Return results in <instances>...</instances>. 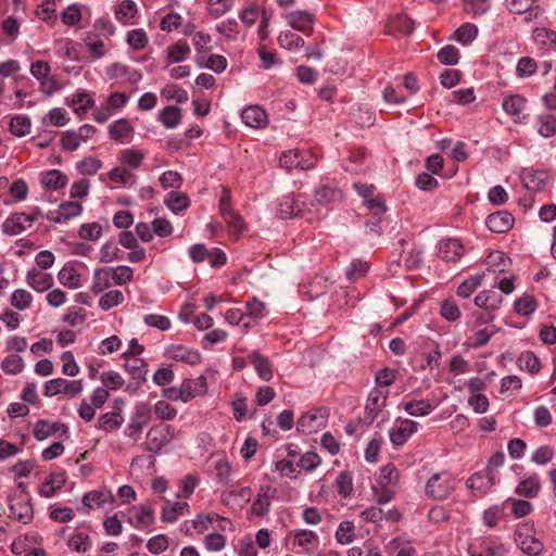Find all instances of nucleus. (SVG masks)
I'll use <instances>...</instances> for the list:
<instances>
[{"label": "nucleus", "instance_id": "2", "mask_svg": "<svg viewBox=\"0 0 556 556\" xmlns=\"http://www.w3.org/2000/svg\"><path fill=\"white\" fill-rule=\"evenodd\" d=\"M206 390V378L204 376H199L195 379H185L179 390L172 389L170 392L173 394H168L167 396L173 400L188 402L193 397L204 395Z\"/></svg>", "mask_w": 556, "mask_h": 556}, {"label": "nucleus", "instance_id": "33", "mask_svg": "<svg viewBox=\"0 0 556 556\" xmlns=\"http://www.w3.org/2000/svg\"><path fill=\"white\" fill-rule=\"evenodd\" d=\"M404 410L415 417H422L429 415L433 405L428 400H412L403 403Z\"/></svg>", "mask_w": 556, "mask_h": 556}, {"label": "nucleus", "instance_id": "6", "mask_svg": "<svg viewBox=\"0 0 556 556\" xmlns=\"http://www.w3.org/2000/svg\"><path fill=\"white\" fill-rule=\"evenodd\" d=\"M151 419V409L148 404H139L136 406L135 412L130 418L129 424L125 429V435L134 440L140 438L142 429L149 424Z\"/></svg>", "mask_w": 556, "mask_h": 556}, {"label": "nucleus", "instance_id": "58", "mask_svg": "<svg viewBox=\"0 0 556 556\" xmlns=\"http://www.w3.org/2000/svg\"><path fill=\"white\" fill-rule=\"evenodd\" d=\"M437 56L444 65H455L459 61V51L456 47L447 45L439 50Z\"/></svg>", "mask_w": 556, "mask_h": 556}, {"label": "nucleus", "instance_id": "30", "mask_svg": "<svg viewBox=\"0 0 556 556\" xmlns=\"http://www.w3.org/2000/svg\"><path fill=\"white\" fill-rule=\"evenodd\" d=\"M134 134V127L126 118L115 121L109 127L110 138L114 141H124Z\"/></svg>", "mask_w": 556, "mask_h": 556}, {"label": "nucleus", "instance_id": "36", "mask_svg": "<svg viewBox=\"0 0 556 556\" xmlns=\"http://www.w3.org/2000/svg\"><path fill=\"white\" fill-rule=\"evenodd\" d=\"M540 481L538 477L531 476L522 481H520L516 488V493L519 496H523L527 498H533L538 495L540 491Z\"/></svg>", "mask_w": 556, "mask_h": 556}, {"label": "nucleus", "instance_id": "64", "mask_svg": "<svg viewBox=\"0 0 556 556\" xmlns=\"http://www.w3.org/2000/svg\"><path fill=\"white\" fill-rule=\"evenodd\" d=\"M534 40L547 48L556 46V33L546 28H536L533 33Z\"/></svg>", "mask_w": 556, "mask_h": 556}, {"label": "nucleus", "instance_id": "31", "mask_svg": "<svg viewBox=\"0 0 556 556\" xmlns=\"http://www.w3.org/2000/svg\"><path fill=\"white\" fill-rule=\"evenodd\" d=\"M111 267L98 268L93 273L91 291L99 294L112 285Z\"/></svg>", "mask_w": 556, "mask_h": 556}, {"label": "nucleus", "instance_id": "10", "mask_svg": "<svg viewBox=\"0 0 556 556\" xmlns=\"http://www.w3.org/2000/svg\"><path fill=\"white\" fill-rule=\"evenodd\" d=\"M11 516L23 523L33 520L34 511L27 493L15 494L10 498Z\"/></svg>", "mask_w": 556, "mask_h": 556}, {"label": "nucleus", "instance_id": "40", "mask_svg": "<svg viewBox=\"0 0 556 556\" xmlns=\"http://www.w3.org/2000/svg\"><path fill=\"white\" fill-rule=\"evenodd\" d=\"M330 283L324 276H315L307 286L306 293L311 300L317 299L325 294Z\"/></svg>", "mask_w": 556, "mask_h": 556}, {"label": "nucleus", "instance_id": "28", "mask_svg": "<svg viewBox=\"0 0 556 556\" xmlns=\"http://www.w3.org/2000/svg\"><path fill=\"white\" fill-rule=\"evenodd\" d=\"M249 362L253 365L256 374L262 380L269 381L273 378V366L268 358L254 351L249 354Z\"/></svg>", "mask_w": 556, "mask_h": 556}, {"label": "nucleus", "instance_id": "47", "mask_svg": "<svg viewBox=\"0 0 556 556\" xmlns=\"http://www.w3.org/2000/svg\"><path fill=\"white\" fill-rule=\"evenodd\" d=\"M30 119L26 115H15L10 122V131L16 137H23L29 132Z\"/></svg>", "mask_w": 556, "mask_h": 556}, {"label": "nucleus", "instance_id": "21", "mask_svg": "<svg viewBox=\"0 0 556 556\" xmlns=\"http://www.w3.org/2000/svg\"><path fill=\"white\" fill-rule=\"evenodd\" d=\"M418 424L410 419L401 421L397 428L390 430V440L394 445H403L408 438L417 431Z\"/></svg>", "mask_w": 556, "mask_h": 556}, {"label": "nucleus", "instance_id": "8", "mask_svg": "<svg viewBox=\"0 0 556 556\" xmlns=\"http://www.w3.org/2000/svg\"><path fill=\"white\" fill-rule=\"evenodd\" d=\"M280 165L287 170L293 168L307 170L315 166V160L306 151L290 150L283 152L282 155L280 156Z\"/></svg>", "mask_w": 556, "mask_h": 556}, {"label": "nucleus", "instance_id": "16", "mask_svg": "<svg viewBox=\"0 0 556 556\" xmlns=\"http://www.w3.org/2000/svg\"><path fill=\"white\" fill-rule=\"evenodd\" d=\"M515 542L520 549L530 556H538L543 552V543L531 534L517 530L515 533Z\"/></svg>", "mask_w": 556, "mask_h": 556}, {"label": "nucleus", "instance_id": "56", "mask_svg": "<svg viewBox=\"0 0 556 556\" xmlns=\"http://www.w3.org/2000/svg\"><path fill=\"white\" fill-rule=\"evenodd\" d=\"M100 379L103 388L106 390H118L125 383L124 378L117 371L113 370L102 372Z\"/></svg>", "mask_w": 556, "mask_h": 556}, {"label": "nucleus", "instance_id": "60", "mask_svg": "<svg viewBox=\"0 0 556 556\" xmlns=\"http://www.w3.org/2000/svg\"><path fill=\"white\" fill-rule=\"evenodd\" d=\"M354 529L352 521H342L336 531L337 541L340 544H350L354 540Z\"/></svg>", "mask_w": 556, "mask_h": 556}, {"label": "nucleus", "instance_id": "44", "mask_svg": "<svg viewBox=\"0 0 556 556\" xmlns=\"http://www.w3.org/2000/svg\"><path fill=\"white\" fill-rule=\"evenodd\" d=\"M288 456V458L280 459L276 463V470L285 477L295 478L300 472V469L296 466V460L293 459L295 455L293 453H289Z\"/></svg>", "mask_w": 556, "mask_h": 556}, {"label": "nucleus", "instance_id": "4", "mask_svg": "<svg viewBox=\"0 0 556 556\" xmlns=\"http://www.w3.org/2000/svg\"><path fill=\"white\" fill-rule=\"evenodd\" d=\"M97 128L92 125L85 124L77 130H66L61 137V146L63 150L75 151L81 142H86L94 136Z\"/></svg>", "mask_w": 556, "mask_h": 556}, {"label": "nucleus", "instance_id": "29", "mask_svg": "<svg viewBox=\"0 0 556 556\" xmlns=\"http://www.w3.org/2000/svg\"><path fill=\"white\" fill-rule=\"evenodd\" d=\"M315 201L320 205L340 202L343 199L342 191L331 185H323L315 190Z\"/></svg>", "mask_w": 556, "mask_h": 556}, {"label": "nucleus", "instance_id": "1", "mask_svg": "<svg viewBox=\"0 0 556 556\" xmlns=\"http://www.w3.org/2000/svg\"><path fill=\"white\" fill-rule=\"evenodd\" d=\"M455 490V480L447 471L434 473L426 483L425 493L429 498L446 500Z\"/></svg>", "mask_w": 556, "mask_h": 556}, {"label": "nucleus", "instance_id": "52", "mask_svg": "<svg viewBox=\"0 0 556 556\" xmlns=\"http://www.w3.org/2000/svg\"><path fill=\"white\" fill-rule=\"evenodd\" d=\"M538 121L540 124L538 132L541 136L549 138L556 135V117L554 115H540Z\"/></svg>", "mask_w": 556, "mask_h": 556}, {"label": "nucleus", "instance_id": "23", "mask_svg": "<svg viewBox=\"0 0 556 556\" xmlns=\"http://www.w3.org/2000/svg\"><path fill=\"white\" fill-rule=\"evenodd\" d=\"M26 281L35 291L45 292L52 286L53 278L50 274L33 268L27 271Z\"/></svg>", "mask_w": 556, "mask_h": 556}, {"label": "nucleus", "instance_id": "55", "mask_svg": "<svg viewBox=\"0 0 556 556\" xmlns=\"http://www.w3.org/2000/svg\"><path fill=\"white\" fill-rule=\"evenodd\" d=\"M225 223L229 227V229L237 236L242 233V231L245 229V224L243 222V218L233 210L228 211L224 214H222Z\"/></svg>", "mask_w": 556, "mask_h": 556}, {"label": "nucleus", "instance_id": "57", "mask_svg": "<svg viewBox=\"0 0 556 556\" xmlns=\"http://www.w3.org/2000/svg\"><path fill=\"white\" fill-rule=\"evenodd\" d=\"M482 278L483 277L481 275L470 276L459 285L457 288V294L465 299L470 296L481 285Z\"/></svg>", "mask_w": 556, "mask_h": 556}, {"label": "nucleus", "instance_id": "63", "mask_svg": "<svg viewBox=\"0 0 556 556\" xmlns=\"http://www.w3.org/2000/svg\"><path fill=\"white\" fill-rule=\"evenodd\" d=\"M148 36L146 31L141 28L130 30L127 34V43L134 50H142L148 45Z\"/></svg>", "mask_w": 556, "mask_h": 556}, {"label": "nucleus", "instance_id": "7", "mask_svg": "<svg viewBox=\"0 0 556 556\" xmlns=\"http://www.w3.org/2000/svg\"><path fill=\"white\" fill-rule=\"evenodd\" d=\"M328 412L326 408H315L304 414L298 421L299 431L311 434L324 428L327 424Z\"/></svg>", "mask_w": 556, "mask_h": 556}, {"label": "nucleus", "instance_id": "54", "mask_svg": "<svg viewBox=\"0 0 556 556\" xmlns=\"http://www.w3.org/2000/svg\"><path fill=\"white\" fill-rule=\"evenodd\" d=\"M555 457V450L551 445L539 446L531 455V462L539 466H543L552 462Z\"/></svg>", "mask_w": 556, "mask_h": 556}, {"label": "nucleus", "instance_id": "35", "mask_svg": "<svg viewBox=\"0 0 556 556\" xmlns=\"http://www.w3.org/2000/svg\"><path fill=\"white\" fill-rule=\"evenodd\" d=\"M166 206L175 214L187 210L190 205L189 197L186 193L170 191L165 199Z\"/></svg>", "mask_w": 556, "mask_h": 556}, {"label": "nucleus", "instance_id": "37", "mask_svg": "<svg viewBox=\"0 0 556 556\" xmlns=\"http://www.w3.org/2000/svg\"><path fill=\"white\" fill-rule=\"evenodd\" d=\"M25 368L23 358L16 353L8 354L1 362V369L7 375H18Z\"/></svg>", "mask_w": 556, "mask_h": 556}, {"label": "nucleus", "instance_id": "26", "mask_svg": "<svg viewBox=\"0 0 556 556\" xmlns=\"http://www.w3.org/2000/svg\"><path fill=\"white\" fill-rule=\"evenodd\" d=\"M463 244L457 239H447L439 244V256L446 262H455L463 255Z\"/></svg>", "mask_w": 556, "mask_h": 556}, {"label": "nucleus", "instance_id": "42", "mask_svg": "<svg viewBox=\"0 0 556 556\" xmlns=\"http://www.w3.org/2000/svg\"><path fill=\"white\" fill-rule=\"evenodd\" d=\"M91 541L88 534L83 532L73 533L67 540V546L76 553H85L90 547Z\"/></svg>", "mask_w": 556, "mask_h": 556}, {"label": "nucleus", "instance_id": "19", "mask_svg": "<svg viewBox=\"0 0 556 556\" xmlns=\"http://www.w3.org/2000/svg\"><path fill=\"white\" fill-rule=\"evenodd\" d=\"M241 118L251 128H263L268 123L267 113L258 105H251L244 109Z\"/></svg>", "mask_w": 556, "mask_h": 556}, {"label": "nucleus", "instance_id": "46", "mask_svg": "<svg viewBox=\"0 0 556 556\" xmlns=\"http://www.w3.org/2000/svg\"><path fill=\"white\" fill-rule=\"evenodd\" d=\"M278 43L283 49L292 50L295 48H302L304 46V39L291 30H286L279 34Z\"/></svg>", "mask_w": 556, "mask_h": 556}, {"label": "nucleus", "instance_id": "39", "mask_svg": "<svg viewBox=\"0 0 556 556\" xmlns=\"http://www.w3.org/2000/svg\"><path fill=\"white\" fill-rule=\"evenodd\" d=\"M190 52L189 45L184 40H179L166 49L168 60L174 63L184 61Z\"/></svg>", "mask_w": 556, "mask_h": 556}, {"label": "nucleus", "instance_id": "48", "mask_svg": "<svg viewBox=\"0 0 556 556\" xmlns=\"http://www.w3.org/2000/svg\"><path fill=\"white\" fill-rule=\"evenodd\" d=\"M143 153L135 149H124L118 154V160L121 163L132 168L139 167L143 161Z\"/></svg>", "mask_w": 556, "mask_h": 556}, {"label": "nucleus", "instance_id": "38", "mask_svg": "<svg viewBox=\"0 0 556 556\" xmlns=\"http://www.w3.org/2000/svg\"><path fill=\"white\" fill-rule=\"evenodd\" d=\"M181 119V110L178 106H166L160 112V121L166 128H175Z\"/></svg>", "mask_w": 556, "mask_h": 556}, {"label": "nucleus", "instance_id": "53", "mask_svg": "<svg viewBox=\"0 0 556 556\" xmlns=\"http://www.w3.org/2000/svg\"><path fill=\"white\" fill-rule=\"evenodd\" d=\"M111 276L114 285L123 286L131 281L134 270L129 266L119 265L116 267H111Z\"/></svg>", "mask_w": 556, "mask_h": 556}, {"label": "nucleus", "instance_id": "12", "mask_svg": "<svg viewBox=\"0 0 556 556\" xmlns=\"http://www.w3.org/2000/svg\"><path fill=\"white\" fill-rule=\"evenodd\" d=\"M288 25L294 30L301 31L306 36L313 34L314 17L307 11H292L286 14Z\"/></svg>", "mask_w": 556, "mask_h": 556}, {"label": "nucleus", "instance_id": "45", "mask_svg": "<svg viewBox=\"0 0 556 556\" xmlns=\"http://www.w3.org/2000/svg\"><path fill=\"white\" fill-rule=\"evenodd\" d=\"M42 185L47 189H60L63 188L67 182V177L58 169L48 172L42 178Z\"/></svg>", "mask_w": 556, "mask_h": 556}, {"label": "nucleus", "instance_id": "32", "mask_svg": "<svg viewBox=\"0 0 556 556\" xmlns=\"http://www.w3.org/2000/svg\"><path fill=\"white\" fill-rule=\"evenodd\" d=\"M414 30V22L406 15H397L388 23V33L391 35H409Z\"/></svg>", "mask_w": 556, "mask_h": 556}, {"label": "nucleus", "instance_id": "61", "mask_svg": "<svg viewBox=\"0 0 556 556\" xmlns=\"http://www.w3.org/2000/svg\"><path fill=\"white\" fill-rule=\"evenodd\" d=\"M33 295L24 289H17L11 295V304L20 311H24L29 307Z\"/></svg>", "mask_w": 556, "mask_h": 556}, {"label": "nucleus", "instance_id": "25", "mask_svg": "<svg viewBox=\"0 0 556 556\" xmlns=\"http://www.w3.org/2000/svg\"><path fill=\"white\" fill-rule=\"evenodd\" d=\"M167 353L170 358L189 365H195L201 362V354L198 351L184 345H172Z\"/></svg>", "mask_w": 556, "mask_h": 556}, {"label": "nucleus", "instance_id": "3", "mask_svg": "<svg viewBox=\"0 0 556 556\" xmlns=\"http://www.w3.org/2000/svg\"><path fill=\"white\" fill-rule=\"evenodd\" d=\"M84 389L81 380H66L63 378L51 379L46 382L43 394L52 397L59 394H64L74 397L81 393Z\"/></svg>", "mask_w": 556, "mask_h": 556}, {"label": "nucleus", "instance_id": "34", "mask_svg": "<svg viewBox=\"0 0 556 556\" xmlns=\"http://www.w3.org/2000/svg\"><path fill=\"white\" fill-rule=\"evenodd\" d=\"M125 357L126 363L124 367L126 371L129 372L134 379L146 380L148 369L144 361L135 356L129 357V355Z\"/></svg>", "mask_w": 556, "mask_h": 556}, {"label": "nucleus", "instance_id": "27", "mask_svg": "<svg viewBox=\"0 0 556 556\" xmlns=\"http://www.w3.org/2000/svg\"><path fill=\"white\" fill-rule=\"evenodd\" d=\"M276 490L271 486H262L255 500L252 503L251 510L256 516L265 515L270 507V498L275 495Z\"/></svg>", "mask_w": 556, "mask_h": 556}, {"label": "nucleus", "instance_id": "9", "mask_svg": "<svg viewBox=\"0 0 556 556\" xmlns=\"http://www.w3.org/2000/svg\"><path fill=\"white\" fill-rule=\"evenodd\" d=\"M115 497L112 491L105 486L87 492L83 496V514H88L92 508H104L106 504H112Z\"/></svg>", "mask_w": 556, "mask_h": 556}, {"label": "nucleus", "instance_id": "49", "mask_svg": "<svg viewBox=\"0 0 556 556\" xmlns=\"http://www.w3.org/2000/svg\"><path fill=\"white\" fill-rule=\"evenodd\" d=\"M478 35V27L471 23L463 24L455 31V39L462 45H469Z\"/></svg>", "mask_w": 556, "mask_h": 556}, {"label": "nucleus", "instance_id": "51", "mask_svg": "<svg viewBox=\"0 0 556 556\" xmlns=\"http://www.w3.org/2000/svg\"><path fill=\"white\" fill-rule=\"evenodd\" d=\"M388 393L380 396L377 392H371L368 396L366 404V412L370 415L371 419L380 413V410L384 407L387 401Z\"/></svg>", "mask_w": 556, "mask_h": 556}, {"label": "nucleus", "instance_id": "17", "mask_svg": "<svg viewBox=\"0 0 556 556\" xmlns=\"http://www.w3.org/2000/svg\"><path fill=\"white\" fill-rule=\"evenodd\" d=\"M522 185L530 191H540L544 188L547 173L544 170L525 168L520 175Z\"/></svg>", "mask_w": 556, "mask_h": 556}, {"label": "nucleus", "instance_id": "50", "mask_svg": "<svg viewBox=\"0 0 556 556\" xmlns=\"http://www.w3.org/2000/svg\"><path fill=\"white\" fill-rule=\"evenodd\" d=\"M124 419L118 413H105L100 416L98 420V427L103 430H116L118 429Z\"/></svg>", "mask_w": 556, "mask_h": 556}, {"label": "nucleus", "instance_id": "24", "mask_svg": "<svg viewBox=\"0 0 556 556\" xmlns=\"http://www.w3.org/2000/svg\"><path fill=\"white\" fill-rule=\"evenodd\" d=\"M503 296L496 290H484L475 298V304L485 311H495L501 307Z\"/></svg>", "mask_w": 556, "mask_h": 556}, {"label": "nucleus", "instance_id": "43", "mask_svg": "<svg viewBox=\"0 0 556 556\" xmlns=\"http://www.w3.org/2000/svg\"><path fill=\"white\" fill-rule=\"evenodd\" d=\"M58 278L63 286L70 289H76L80 286V275L73 267H63L59 271Z\"/></svg>", "mask_w": 556, "mask_h": 556}, {"label": "nucleus", "instance_id": "11", "mask_svg": "<svg viewBox=\"0 0 556 556\" xmlns=\"http://www.w3.org/2000/svg\"><path fill=\"white\" fill-rule=\"evenodd\" d=\"M306 211V203L302 194L283 197L278 205L279 216L283 219L302 216Z\"/></svg>", "mask_w": 556, "mask_h": 556}, {"label": "nucleus", "instance_id": "13", "mask_svg": "<svg viewBox=\"0 0 556 556\" xmlns=\"http://www.w3.org/2000/svg\"><path fill=\"white\" fill-rule=\"evenodd\" d=\"M31 227L27 213H13L2 223V231L8 236H17Z\"/></svg>", "mask_w": 556, "mask_h": 556}, {"label": "nucleus", "instance_id": "20", "mask_svg": "<svg viewBox=\"0 0 556 556\" xmlns=\"http://www.w3.org/2000/svg\"><path fill=\"white\" fill-rule=\"evenodd\" d=\"M527 101L523 97L519 94H510L505 97L502 103L503 110L510 115L515 122H521L523 116V111L526 110Z\"/></svg>", "mask_w": 556, "mask_h": 556}, {"label": "nucleus", "instance_id": "14", "mask_svg": "<svg viewBox=\"0 0 556 556\" xmlns=\"http://www.w3.org/2000/svg\"><path fill=\"white\" fill-rule=\"evenodd\" d=\"M486 227L495 233L508 231L514 225V217L506 211L490 214L485 219Z\"/></svg>", "mask_w": 556, "mask_h": 556}, {"label": "nucleus", "instance_id": "22", "mask_svg": "<svg viewBox=\"0 0 556 556\" xmlns=\"http://www.w3.org/2000/svg\"><path fill=\"white\" fill-rule=\"evenodd\" d=\"M495 483V476L490 470L473 473L467 481V488L477 490L481 493L489 491Z\"/></svg>", "mask_w": 556, "mask_h": 556}, {"label": "nucleus", "instance_id": "5", "mask_svg": "<svg viewBox=\"0 0 556 556\" xmlns=\"http://www.w3.org/2000/svg\"><path fill=\"white\" fill-rule=\"evenodd\" d=\"M174 438V430L170 426H153L147 433L144 451L159 452Z\"/></svg>", "mask_w": 556, "mask_h": 556}, {"label": "nucleus", "instance_id": "18", "mask_svg": "<svg viewBox=\"0 0 556 556\" xmlns=\"http://www.w3.org/2000/svg\"><path fill=\"white\" fill-rule=\"evenodd\" d=\"M59 431H61L62 434H65L67 432V427L61 422H51L46 419H39L34 426L33 434L36 440L43 441Z\"/></svg>", "mask_w": 556, "mask_h": 556}, {"label": "nucleus", "instance_id": "59", "mask_svg": "<svg viewBox=\"0 0 556 556\" xmlns=\"http://www.w3.org/2000/svg\"><path fill=\"white\" fill-rule=\"evenodd\" d=\"M440 315L447 321H456L460 317V309L454 300L441 302Z\"/></svg>", "mask_w": 556, "mask_h": 556}, {"label": "nucleus", "instance_id": "15", "mask_svg": "<svg viewBox=\"0 0 556 556\" xmlns=\"http://www.w3.org/2000/svg\"><path fill=\"white\" fill-rule=\"evenodd\" d=\"M217 519L225 523H230L228 519L223 518L214 513L199 514L193 520L185 522V532L186 534H190L191 529H193L198 533H203L205 530L208 529V527L214 522V520Z\"/></svg>", "mask_w": 556, "mask_h": 556}, {"label": "nucleus", "instance_id": "62", "mask_svg": "<svg viewBox=\"0 0 556 556\" xmlns=\"http://www.w3.org/2000/svg\"><path fill=\"white\" fill-rule=\"evenodd\" d=\"M81 211L83 206L77 202H66L61 204L58 211L59 217L55 219V222L60 223L61 219H70L76 217L80 215Z\"/></svg>", "mask_w": 556, "mask_h": 556}, {"label": "nucleus", "instance_id": "41", "mask_svg": "<svg viewBox=\"0 0 556 556\" xmlns=\"http://www.w3.org/2000/svg\"><path fill=\"white\" fill-rule=\"evenodd\" d=\"M124 294L122 291L113 289L105 292L99 300V307L102 311H109L118 306L124 302Z\"/></svg>", "mask_w": 556, "mask_h": 556}]
</instances>
